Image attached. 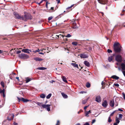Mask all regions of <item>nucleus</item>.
Here are the masks:
<instances>
[{
  "instance_id": "1",
  "label": "nucleus",
  "mask_w": 125,
  "mask_h": 125,
  "mask_svg": "<svg viewBox=\"0 0 125 125\" xmlns=\"http://www.w3.org/2000/svg\"><path fill=\"white\" fill-rule=\"evenodd\" d=\"M114 46V50L115 52H121L122 47L118 42L115 43Z\"/></svg>"
},
{
  "instance_id": "2",
  "label": "nucleus",
  "mask_w": 125,
  "mask_h": 125,
  "mask_svg": "<svg viewBox=\"0 0 125 125\" xmlns=\"http://www.w3.org/2000/svg\"><path fill=\"white\" fill-rule=\"evenodd\" d=\"M18 57L21 59H27L29 58V56L26 54L21 53L18 55Z\"/></svg>"
},
{
  "instance_id": "3",
  "label": "nucleus",
  "mask_w": 125,
  "mask_h": 125,
  "mask_svg": "<svg viewBox=\"0 0 125 125\" xmlns=\"http://www.w3.org/2000/svg\"><path fill=\"white\" fill-rule=\"evenodd\" d=\"M31 19V16L29 14H28L26 15H25L24 16H23L22 20L24 21H26L27 20Z\"/></svg>"
},
{
  "instance_id": "4",
  "label": "nucleus",
  "mask_w": 125,
  "mask_h": 125,
  "mask_svg": "<svg viewBox=\"0 0 125 125\" xmlns=\"http://www.w3.org/2000/svg\"><path fill=\"white\" fill-rule=\"evenodd\" d=\"M13 14L15 16V18L18 19H21L22 20L23 16H21L18 13L16 12H14Z\"/></svg>"
},
{
  "instance_id": "5",
  "label": "nucleus",
  "mask_w": 125,
  "mask_h": 125,
  "mask_svg": "<svg viewBox=\"0 0 125 125\" xmlns=\"http://www.w3.org/2000/svg\"><path fill=\"white\" fill-rule=\"evenodd\" d=\"M116 60L119 62H121L122 61V58L120 54L117 55L115 57Z\"/></svg>"
},
{
  "instance_id": "6",
  "label": "nucleus",
  "mask_w": 125,
  "mask_h": 125,
  "mask_svg": "<svg viewBox=\"0 0 125 125\" xmlns=\"http://www.w3.org/2000/svg\"><path fill=\"white\" fill-rule=\"evenodd\" d=\"M51 105L50 104H44L42 105V107L43 108H45L47 110L49 111L50 110Z\"/></svg>"
},
{
  "instance_id": "7",
  "label": "nucleus",
  "mask_w": 125,
  "mask_h": 125,
  "mask_svg": "<svg viewBox=\"0 0 125 125\" xmlns=\"http://www.w3.org/2000/svg\"><path fill=\"white\" fill-rule=\"evenodd\" d=\"M18 99V100L19 101H22L24 102H26L29 101V100L27 99H25L23 98H20L17 97Z\"/></svg>"
},
{
  "instance_id": "8",
  "label": "nucleus",
  "mask_w": 125,
  "mask_h": 125,
  "mask_svg": "<svg viewBox=\"0 0 125 125\" xmlns=\"http://www.w3.org/2000/svg\"><path fill=\"white\" fill-rule=\"evenodd\" d=\"M95 100L97 102H100L101 101V98L100 96L99 95L96 96Z\"/></svg>"
},
{
  "instance_id": "9",
  "label": "nucleus",
  "mask_w": 125,
  "mask_h": 125,
  "mask_svg": "<svg viewBox=\"0 0 125 125\" xmlns=\"http://www.w3.org/2000/svg\"><path fill=\"white\" fill-rule=\"evenodd\" d=\"M108 105L107 101L106 100H104L102 104V105L105 108H106Z\"/></svg>"
},
{
  "instance_id": "10",
  "label": "nucleus",
  "mask_w": 125,
  "mask_h": 125,
  "mask_svg": "<svg viewBox=\"0 0 125 125\" xmlns=\"http://www.w3.org/2000/svg\"><path fill=\"white\" fill-rule=\"evenodd\" d=\"M98 2L100 4H105L107 2V0H97Z\"/></svg>"
},
{
  "instance_id": "11",
  "label": "nucleus",
  "mask_w": 125,
  "mask_h": 125,
  "mask_svg": "<svg viewBox=\"0 0 125 125\" xmlns=\"http://www.w3.org/2000/svg\"><path fill=\"white\" fill-rule=\"evenodd\" d=\"M14 115L13 114H12L8 117L7 119L8 120H11L12 119H13L14 117Z\"/></svg>"
},
{
  "instance_id": "12",
  "label": "nucleus",
  "mask_w": 125,
  "mask_h": 125,
  "mask_svg": "<svg viewBox=\"0 0 125 125\" xmlns=\"http://www.w3.org/2000/svg\"><path fill=\"white\" fill-rule=\"evenodd\" d=\"M115 104V103L114 100H111L110 101L109 105L111 107H114Z\"/></svg>"
},
{
  "instance_id": "13",
  "label": "nucleus",
  "mask_w": 125,
  "mask_h": 125,
  "mask_svg": "<svg viewBox=\"0 0 125 125\" xmlns=\"http://www.w3.org/2000/svg\"><path fill=\"white\" fill-rule=\"evenodd\" d=\"M118 119V118L117 117H116L115 118V122H116L114 123L113 124V125H118L117 124H118L120 122V121Z\"/></svg>"
},
{
  "instance_id": "14",
  "label": "nucleus",
  "mask_w": 125,
  "mask_h": 125,
  "mask_svg": "<svg viewBox=\"0 0 125 125\" xmlns=\"http://www.w3.org/2000/svg\"><path fill=\"white\" fill-rule=\"evenodd\" d=\"M80 57L81 58H86L88 57V55L84 54H81L80 55Z\"/></svg>"
},
{
  "instance_id": "15",
  "label": "nucleus",
  "mask_w": 125,
  "mask_h": 125,
  "mask_svg": "<svg viewBox=\"0 0 125 125\" xmlns=\"http://www.w3.org/2000/svg\"><path fill=\"white\" fill-rule=\"evenodd\" d=\"M21 51L25 53H30V52H29V49H23Z\"/></svg>"
},
{
  "instance_id": "16",
  "label": "nucleus",
  "mask_w": 125,
  "mask_h": 125,
  "mask_svg": "<svg viewBox=\"0 0 125 125\" xmlns=\"http://www.w3.org/2000/svg\"><path fill=\"white\" fill-rule=\"evenodd\" d=\"M84 63L85 66L87 67H89L90 66V64L89 63L86 61H85L84 62Z\"/></svg>"
},
{
  "instance_id": "17",
  "label": "nucleus",
  "mask_w": 125,
  "mask_h": 125,
  "mask_svg": "<svg viewBox=\"0 0 125 125\" xmlns=\"http://www.w3.org/2000/svg\"><path fill=\"white\" fill-rule=\"evenodd\" d=\"M121 67L122 70H125V64L123 63H122L121 64Z\"/></svg>"
},
{
  "instance_id": "18",
  "label": "nucleus",
  "mask_w": 125,
  "mask_h": 125,
  "mask_svg": "<svg viewBox=\"0 0 125 125\" xmlns=\"http://www.w3.org/2000/svg\"><path fill=\"white\" fill-rule=\"evenodd\" d=\"M62 80L63 82H64L65 83H67V81L66 80V78L65 76H62Z\"/></svg>"
},
{
  "instance_id": "19",
  "label": "nucleus",
  "mask_w": 125,
  "mask_h": 125,
  "mask_svg": "<svg viewBox=\"0 0 125 125\" xmlns=\"http://www.w3.org/2000/svg\"><path fill=\"white\" fill-rule=\"evenodd\" d=\"M25 79L26 82L27 83L29 82L32 80V79L31 78H29L28 77L26 78Z\"/></svg>"
},
{
  "instance_id": "20",
  "label": "nucleus",
  "mask_w": 125,
  "mask_h": 125,
  "mask_svg": "<svg viewBox=\"0 0 125 125\" xmlns=\"http://www.w3.org/2000/svg\"><path fill=\"white\" fill-rule=\"evenodd\" d=\"M34 59L36 61H40L43 60V59H42L39 58H34Z\"/></svg>"
},
{
  "instance_id": "21",
  "label": "nucleus",
  "mask_w": 125,
  "mask_h": 125,
  "mask_svg": "<svg viewBox=\"0 0 125 125\" xmlns=\"http://www.w3.org/2000/svg\"><path fill=\"white\" fill-rule=\"evenodd\" d=\"M111 78L113 79H115L116 80H118L119 78L117 76L115 75H113L111 76Z\"/></svg>"
},
{
  "instance_id": "22",
  "label": "nucleus",
  "mask_w": 125,
  "mask_h": 125,
  "mask_svg": "<svg viewBox=\"0 0 125 125\" xmlns=\"http://www.w3.org/2000/svg\"><path fill=\"white\" fill-rule=\"evenodd\" d=\"M62 95V96L63 97L65 98H67L68 97V96L66 94H65L64 93H61Z\"/></svg>"
},
{
  "instance_id": "23",
  "label": "nucleus",
  "mask_w": 125,
  "mask_h": 125,
  "mask_svg": "<svg viewBox=\"0 0 125 125\" xmlns=\"http://www.w3.org/2000/svg\"><path fill=\"white\" fill-rule=\"evenodd\" d=\"M76 63H72L71 64L75 68H77L78 69V65L77 64H75Z\"/></svg>"
},
{
  "instance_id": "24",
  "label": "nucleus",
  "mask_w": 125,
  "mask_h": 125,
  "mask_svg": "<svg viewBox=\"0 0 125 125\" xmlns=\"http://www.w3.org/2000/svg\"><path fill=\"white\" fill-rule=\"evenodd\" d=\"M91 113V110H89L88 111V112H86L85 113V116L87 117H88L89 116L88 115V114H90Z\"/></svg>"
},
{
  "instance_id": "25",
  "label": "nucleus",
  "mask_w": 125,
  "mask_h": 125,
  "mask_svg": "<svg viewBox=\"0 0 125 125\" xmlns=\"http://www.w3.org/2000/svg\"><path fill=\"white\" fill-rule=\"evenodd\" d=\"M112 60L113 57L112 56H111L108 57V60L109 62H111V61H112Z\"/></svg>"
},
{
  "instance_id": "26",
  "label": "nucleus",
  "mask_w": 125,
  "mask_h": 125,
  "mask_svg": "<svg viewBox=\"0 0 125 125\" xmlns=\"http://www.w3.org/2000/svg\"><path fill=\"white\" fill-rule=\"evenodd\" d=\"M45 95L44 94H42L40 95V97L42 98H44L45 97Z\"/></svg>"
},
{
  "instance_id": "27",
  "label": "nucleus",
  "mask_w": 125,
  "mask_h": 125,
  "mask_svg": "<svg viewBox=\"0 0 125 125\" xmlns=\"http://www.w3.org/2000/svg\"><path fill=\"white\" fill-rule=\"evenodd\" d=\"M37 105L39 106H40L41 107L42 106V105L43 104L42 103H39L38 102L37 103Z\"/></svg>"
},
{
  "instance_id": "28",
  "label": "nucleus",
  "mask_w": 125,
  "mask_h": 125,
  "mask_svg": "<svg viewBox=\"0 0 125 125\" xmlns=\"http://www.w3.org/2000/svg\"><path fill=\"white\" fill-rule=\"evenodd\" d=\"M37 69L40 70H44L46 69V68L44 67H39Z\"/></svg>"
},
{
  "instance_id": "29",
  "label": "nucleus",
  "mask_w": 125,
  "mask_h": 125,
  "mask_svg": "<svg viewBox=\"0 0 125 125\" xmlns=\"http://www.w3.org/2000/svg\"><path fill=\"white\" fill-rule=\"evenodd\" d=\"M123 115H122L120 114L119 115L118 119L119 120H120L122 118Z\"/></svg>"
},
{
  "instance_id": "30",
  "label": "nucleus",
  "mask_w": 125,
  "mask_h": 125,
  "mask_svg": "<svg viewBox=\"0 0 125 125\" xmlns=\"http://www.w3.org/2000/svg\"><path fill=\"white\" fill-rule=\"evenodd\" d=\"M105 83L104 82L102 81L101 83V84L102 85V88L103 89L104 88L105 86H104Z\"/></svg>"
},
{
  "instance_id": "31",
  "label": "nucleus",
  "mask_w": 125,
  "mask_h": 125,
  "mask_svg": "<svg viewBox=\"0 0 125 125\" xmlns=\"http://www.w3.org/2000/svg\"><path fill=\"white\" fill-rule=\"evenodd\" d=\"M52 96V94L51 93L49 94L46 97V98L47 99L50 98Z\"/></svg>"
},
{
  "instance_id": "32",
  "label": "nucleus",
  "mask_w": 125,
  "mask_h": 125,
  "mask_svg": "<svg viewBox=\"0 0 125 125\" xmlns=\"http://www.w3.org/2000/svg\"><path fill=\"white\" fill-rule=\"evenodd\" d=\"M57 36V38H61L62 37L63 38L64 37V36L63 35H62L61 34H59V35H56Z\"/></svg>"
},
{
  "instance_id": "33",
  "label": "nucleus",
  "mask_w": 125,
  "mask_h": 125,
  "mask_svg": "<svg viewBox=\"0 0 125 125\" xmlns=\"http://www.w3.org/2000/svg\"><path fill=\"white\" fill-rule=\"evenodd\" d=\"M74 26L73 27V28L74 29H76L78 28V27L76 26V23H74L73 24Z\"/></svg>"
},
{
  "instance_id": "34",
  "label": "nucleus",
  "mask_w": 125,
  "mask_h": 125,
  "mask_svg": "<svg viewBox=\"0 0 125 125\" xmlns=\"http://www.w3.org/2000/svg\"><path fill=\"white\" fill-rule=\"evenodd\" d=\"M4 92H5V89H4L3 90H2L0 88V93H3Z\"/></svg>"
},
{
  "instance_id": "35",
  "label": "nucleus",
  "mask_w": 125,
  "mask_h": 125,
  "mask_svg": "<svg viewBox=\"0 0 125 125\" xmlns=\"http://www.w3.org/2000/svg\"><path fill=\"white\" fill-rule=\"evenodd\" d=\"M90 86V84L89 83H87L86 85V86L87 88H89Z\"/></svg>"
},
{
  "instance_id": "36",
  "label": "nucleus",
  "mask_w": 125,
  "mask_h": 125,
  "mask_svg": "<svg viewBox=\"0 0 125 125\" xmlns=\"http://www.w3.org/2000/svg\"><path fill=\"white\" fill-rule=\"evenodd\" d=\"M87 99L83 100L82 102V104H85L87 102Z\"/></svg>"
},
{
  "instance_id": "37",
  "label": "nucleus",
  "mask_w": 125,
  "mask_h": 125,
  "mask_svg": "<svg viewBox=\"0 0 125 125\" xmlns=\"http://www.w3.org/2000/svg\"><path fill=\"white\" fill-rule=\"evenodd\" d=\"M111 117L109 116L108 118V121L109 123L111 122L112 121V120L111 119Z\"/></svg>"
},
{
  "instance_id": "38",
  "label": "nucleus",
  "mask_w": 125,
  "mask_h": 125,
  "mask_svg": "<svg viewBox=\"0 0 125 125\" xmlns=\"http://www.w3.org/2000/svg\"><path fill=\"white\" fill-rule=\"evenodd\" d=\"M1 84L3 87H4V83L2 81L1 83Z\"/></svg>"
},
{
  "instance_id": "39",
  "label": "nucleus",
  "mask_w": 125,
  "mask_h": 125,
  "mask_svg": "<svg viewBox=\"0 0 125 125\" xmlns=\"http://www.w3.org/2000/svg\"><path fill=\"white\" fill-rule=\"evenodd\" d=\"M72 44L73 45L76 46L77 44V43L75 42H73L72 43Z\"/></svg>"
},
{
  "instance_id": "40",
  "label": "nucleus",
  "mask_w": 125,
  "mask_h": 125,
  "mask_svg": "<svg viewBox=\"0 0 125 125\" xmlns=\"http://www.w3.org/2000/svg\"><path fill=\"white\" fill-rule=\"evenodd\" d=\"M115 111H114L112 113H111L110 114V115L109 116H110V117H111V116L113 115L114 114V113H115Z\"/></svg>"
},
{
  "instance_id": "41",
  "label": "nucleus",
  "mask_w": 125,
  "mask_h": 125,
  "mask_svg": "<svg viewBox=\"0 0 125 125\" xmlns=\"http://www.w3.org/2000/svg\"><path fill=\"white\" fill-rule=\"evenodd\" d=\"M107 51L108 53H111L112 52V51L110 49H108L107 50Z\"/></svg>"
},
{
  "instance_id": "42",
  "label": "nucleus",
  "mask_w": 125,
  "mask_h": 125,
  "mask_svg": "<svg viewBox=\"0 0 125 125\" xmlns=\"http://www.w3.org/2000/svg\"><path fill=\"white\" fill-rule=\"evenodd\" d=\"M71 36V35L69 34H67V36H66L65 37H70Z\"/></svg>"
},
{
  "instance_id": "43",
  "label": "nucleus",
  "mask_w": 125,
  "mask_h": 125,
  "mask_svg": "<svg viewBox=\"0 0 125 125\" xmlns=\"http://www.w3.org/2000/svg\"><path fill=\"white\" fill-rule=\"evenodd\" d=\"M114 85L115 86L118 87H119V84H118L117 83H114Z\"/></svg>"
},
{
  "instance_id": "44",
  "label": "nucleus",
  "mask_w": 125,
  "mask_h": 125,
  "mask_svg": "<svg viewBox=\"0 0 125 125\" xmlns=\"http://www.w3.org/2000/svg\"><path fill=\"white\" fill-rule=\"evenodd\" d=\"M122 94L123 95L124 99L125 100V94L124 93H122Z\"/></svg>"
},
{
  "instance_id": "45",
  "label": "nucleus",
  "mask_w": 125,
  "mask_h": 125,
  "mask_svg": "<svg viewBox=\"0 0 125 125\" xmlns=\"http://www.w3.org/2000/svg\"><path fill=\"white\" fill-rule=\"evenodd\" d=\"M13 51V49H12L10 52V54L11 55L13 54V53L11 52L12 51Z\"/></svg>"
},
{
  "instance_id": "46",
  "label": "nucleus",
  "mask_w": 125,
  "mask_h": 125,
  "mask_svg": "<svg viewBox=\"0 0 125 125\" xmlns=\"http://www.w3.org/2000/svg\"><path fill=\"white\" fill-rule=\"evenodd\" d=\"M87 50H89V51H91L92 50V48L90 47H89L88 48H87Z\"/></svg>"
},
{
  "instance_id": "47",
  "label": "nucleus",
  "mask_w": 125,
  "mask_h": 125,
  "mask_svg": "<svg viewBox=\"0 0 125 125\" xmlns=\"http://www.w3.org/2000/svg\"><path fill=\"white\" fill-rule=\"evenodd\" d=\"M122 72L124 76L125 77V71H123L122 70Z\"/></svg>"
},
{
  "instance_id": "48",
  "label": "nucleus",
  "mask_w": 125,
  "mask_h": 125,
  "mask_svg": "<svg viewBox=\"0 0 125 125\" xmlns=\"http://www.w3.org/2000/svg\"><path fill=\"white\" fill-rule=\"evenodd\" d=\"M60 122L59 121H57V123L56 124V125H59Z\"/></svg>"
},
{
  "instance_id": "49",
  "label": "nucleus",
  "mask_w": 125,
  "mask_h": 125,
  "mask_svg": "<svg viewBox=\"0 0 125 125\" xmlns=\"http://www.w3.org/2000/svg\"><path fill=\"white\" fill-rule=\"evenodd\" d=\"M21 52L20 51H17L16 52L17 53V54H19Z\"/></svg>"
},
{
  "instance_id": "50",
  "label": "nucleus",
  "mask_w": 125,
  "mask_h": 125,
  "mask_svg": "<svg viewBox=\"0 0 125 125\" xmlns=\"http://www.w3.org/2000/svg\"><path fill=\"white\" fill-rule=\"evenodd\" d=\"M52 18V17H49L48 18V20H51Z\"/></svg>"
},
{
  "instance_id": "51",
  "label": "nucleus",
  "mask_w": 125,
  "mask_h": 125,
  "mask_svg": "<svg viewBox=\"0 0 125 125\" xmlns=\"http://www.w3.org/2000/svg\"><path fill=\"white\" fill-rule=\"evenodd\" d=\"M73 5H72L71 6H70V7H68L67 8V10L68 9H69L71 7H72Z\"/></svg>"
},
{
  "instance_id": "52",
  "label": "nucleus",
  "mask_w": 125,
  "mask_h": 125,
  "mask_svg": "<svg viewBox=\"0 0 125 125\" xmlns=\"http://www.w3.org/2000/svg\"><path fill=\"white\" fill-rule=\"evenodd\" d=\"M95 121V119H93L92 120V123L93 124L94 123Z\"/></svg>"
},
{
  "instance_id": "53",
  "label": "nucleus",
  "mask_w": 125,
  "mask_h": 125,
  "mask_svg": "<svg viewBox=\"0 0 125 125\" xmlns=\"http://www.w3.org/2000/svg\"><path fill=\"white\" fill-rule=\"evenodd\" d=\"M54 82H55V81L54 80H52L50 81V82L51 83H53Z\"/></svg>"
},
{
  "instance_id": "54",
  "label": "nucleus",
  "mask_w": 125,
  "mask_h": 125,
  "mask_svg": "<svg viewBox=\"0 0 125 125\" xmlns=\"http://www.w3.org/2000/svg\"><path fill=\"white\" fill-rule=\"evenodd\" d=\"M88 106H85L84 108V109L85 110H86L87 109V107H88Z\"/></svg>"
},
{
  "instance_id": "55",
  "label": "nucleus",
  "mask_w": 125,
  "mask_h": 125,
  "mask_svg": "<svg viewBox=\"0 0 125 125\" xmlns=\"http://www.w3.org/2000/svg\"><path fill=\"white\" fill-rule=\"evenodd\" d=\"M43 0H42V1L39 3H38V4L39 5H40L42 3V2H43Z\"/></svg>"
},
{
  "instance_id": "56",
  "label": "nucleus",
  "mask_w": 125,
  "mask_h": 125,
  "mask_svg": "<svg viewBox=\"0 0 125 125\" xmlns=\"http://www.w3.org/2000/svg\"><path fill=\"white\" fill-rule=\"evenodd\" d=\"M84 125H89V124L87 122Z\"/></svg>"
},
{
  "instance_id": "57",
  "label": "nucleus",
  "mask_w": 125,
  "mask_h": 125,
  "mask_svg": "<svg viewBox=\"0 0 125 125\" xmlns=\"http://www.w3.org/2000/svg\"><path fill=\"white\" fill-rule=\"evenodd\" d=\"M56 1H57V3L58 4L60 3V0H56Z\"/></svg>"
},
{
  "instance_id": "58",
  "label": "nucleus",
  "mask_w": 125,
  "mask_h": 125,
  "mask_svg": "<svg viewBox=\"0 0 125 125\" xmlns=\"http://www.w3.org/2000/svg\"><path fill=\"white\" fill-rule=\"evenodd\" d=\"M32 52L34 53H36L37 52V50H36L35 51H33Z\"/></svg>"
},
{
  "instance_id": "59",
  "label": "nucleus",
  "mask_w": 125,
  "mask_h": 125,
  "mask_svg": "<svg viewBox=\"0 0 125 125\" xmlns=\"http://www.w3.org/2000/svg\"><path fill=\"white\" fill-rule=\"evenodd\" d=\"M5 92H4V93H3V97H5Z\"/></svg>"
},
{
  "instance_id": "60",
  "label": "nucleus",
  "mask_w": 125,
  "mask_h": 125,
  "mask_svg": "<svg viewBox=\"0 0 125 125\" xmlns=\"http://www.w3.org/2000/svg\"><path fill=\"white\" fill-rule=\"evenodd\" d=\"M85 41V40H83V41H81V44H83V42H84Z\"/></svg>"
},
{
  "instance_id": "61",
  "label": "nucleus",
  "mask_w": 125,
  "mask_h": 125,
  "mask_svg": "<svg viewBox=\"0 0 125 125\" xmlns=\"http://www.w3.org/2000/svg\"><path fill=\"white\" fill-rule=\"evenodd\" d=\"M118 110L121 111H123L120 108H119Z\"/></svg>"
},
{
  "instance_id": "62",
  "label": "nucleus",
  "mask_w": 125,
  "mask_h": 125,
  "mask_svg": "<svg viewBox=\"0 0 125 125\" xmlns=\"http://www.w3.org/2000/svg\"><path fill=\"white\" fill-rule=\"evenodd\" d=\"M37 52H40L41 51V50H40L38 48L37 50Z\"/></svg>"
},
{
  "instance_id": "63",
  "label": "nucleus",
  "mask_w": 125,
  "mask_h": 125,
  "mask_svg": "<svg viewBox=\"0 0 125 125\" xmlns=\"http://www.w3.org/2000/svg\"><path fill=\"white\" fill-rule=\"evenodd\" d=\"M39 54L42 55H43L44 54V53H43L42 52H39Z\"/></svg>"
},
{
  "instance_id": "64",
  "label": "nucleus",
  "mask_w": 125,
  "mask_h": 125,
  "mask_svg": "<svg viewBox=\"0 0 125 125\" xmlns=\"http://www.w3.org/2000/svg\"><path fill=\"white\" fill-rule=\"evenodd\" d=\"M3 52L2 51L0 50V53H1Z\"/></svg>"
}]
</instances>
